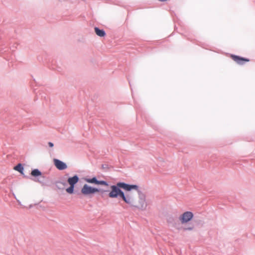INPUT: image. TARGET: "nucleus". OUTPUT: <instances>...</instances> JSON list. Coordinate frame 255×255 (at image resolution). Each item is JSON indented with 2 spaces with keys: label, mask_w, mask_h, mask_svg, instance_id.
Returning a JSON list of instances; mask_svg holds the SVG:
<instances>
[{
  "label": "nucleus",
  "mask_w": 255,
  "mask_h": 255,
  "mask_svg": "<svg viewBox=\"0 0 255 255\" xmlns=\"http://www.w3.org/2000/svg\"><path fill=\"white\" fill-rule=\"evenodd\" d=\"M122 189L125 190L124 182H119L115 185H111L108 196L111 198H117L120 197L126 203L132 206L130 196L128 194H125Z\"/></svg>",
  "instance_id": "nucleus-1"
},
{
  "label": "nucleus",
  "mask_w": 255,
  "mask_h": 255,
  "mask_svg": "<svg viewBox=\"0 0 255 255\" xmlns=\"http://www.w3.org/2000/svg\"><path fill=\"white\" fill-rule=\"evenodd\" d=\"M79 180L80 178L77 174L69 177L67 179V182L70 186L66 188V192L71 195L74 194H77L78 195H80V193L78 190H75V185L78 183Z\"/></svg>",
  "instance_id": "nucleus-2"
},
{
  "label": "nucleus",
  "mask_w": 255,
  "mask_h": 255,
  "mask_svg": "<svg viewBox=\"0 0 255 255\" xmlns=\"http://www.w3.org/2000/svg\"><path fill=\"white\" fill-rule=\"evenodd\" d=\"M97 191H98L97 187L85 184L82 187L80 193L85 197L92 198L97 193Z\"/></svg>",
  "instance_id": "nucleus-3"
},
{
  "label": "nucleus",
  "mask_w": 255,
  "mask_h": 255,
  "mask_svg": "<svg viewBox=\"0 0 255 255\" xmlns=\"http://www.w3.org/2000/svg\"><path fill=\"white\" fill-rule=\"evenodd\" d=\"M31 175L35 178V179H32L33 181L40 183L42 186L46 185L44 182L45 177L42 175V172L38 168L32 169Z\"/></svg>",
  "instance_id": "nucleus-4"
},
{
  "label": "nucleus",
  "mask_w": 255,
  "mask_h": 255,
  "mask_svg": "<svg viewBox=\"0 0 255 255\" xmlns=\"http://www.w3.org/2000/svg\"><path fill=\"white\" fill-rule=\"evenodd\" d=\"M138 196V203L139 206L133 205L131 204V207H134L141 210H145L147 207V203L146 202V195L143 192H139Z\"/></svg>",
  "instance_id": "nucleus-5"
},
{
  "label": "nucleus",
  "mask_w": 255,
  "mask_h": 255,
  "mask_svg": "<svg viewBox=\"0 0 255 255\" xmlns=\"http://www.w3.org/2000/svg\"><path fill=\"white\" fill-rule=\"evenodd\" d=\"M194 218V214L191 211H186L182 214L179 219L182 224H187L191 221Z\"/></svg>",
  "instance_id": "nucleus-6"
},
{
  "label": "nucleus",
  "mask_w": 255,
  "mask_h": 255,
  "mask_svg": "<svg viewBox=\"0 0 255 255\" xmlns=\"http://www.w3.org/2000/svg\"><path fill=\"white\" fill-rule=\"evenodd\" d=\"M84 180L89 183L94 184L98 185H103L105 186H109V182L105 180H99L96 176H93L92 178H84Z\"/></svg>",
  "instance_id": "nucleus-7"
},
{
  "label": "nucleus",
  "mask_w": 255,
  "mask_h": 255,
  "mask_svg": "<svg viewBox=\"0 0 255 255\" xmlns=\"http://www.w3.org/2000/svg\"><path fill=\"white\" fill-rule=\"evenodd\" d=\"M231 57L237 63L241 65H244L246 62H249L250 60V59L248 58L243 57L235 54H231Z\"/></svg>",
  "instance_id": "nucleus-8"
},
{
  "label": "nucleus",
  "mask_w": 255,
  "mask_h": 255,
  "mask_svg": "<svg viewBox=\"0 0 255 255\" xmlns=\"http://www.w3.org/2000/svg\"><path fill=\"white\" fill-rule=\"evenodd\" d=\"M167 222L168 224L171 225L172 227L179 229L180 225L177 217H174L171 215L167 216Z\"/></svg>",
  "instance_id": "nucleus-9"
},
{
  "label": "nucleus",
  "mask_w": 255,
  "mask_h": 255,
  "mask_svg": "<svg viewBox=\"0 0 255 255\" xmlns=\"http://www.w3.org/2000/svg\"><path fill=\"white\" fill-rule=\"evenodd\" d=\"M53 162L54 165L59 170H63L67 168V164L60 159L54 158Z\"/></svg>",
  "instance_id": "nucleus-10"
},
{
  "label": "nucleus",
  "mask_w": 255,
  "mask_h": 255,
  "mask_svg": "<svg viewBox=\"0 0 255 255\" xmlns=\"http://www.w3.org/2000/svg\"><path fill=\"white\" fill-rule=\"evenodd\" d=\"M125 187V191H130L132 190H135L137 191L138 195L139 192H142L141 189H140L138 185L136 184H130L124 182Z\"/></svg>",
  "instance_id": "nucleus-11"
},
{
  "label": "nucleus",
  "mask_w": 255,
  "mask_h": 255,
  "mask_svg": "<svg viewBox=\"0 0 255 255\" xmlns=\"http://www.w3.org/2000/svg\"><path fill=\"white\" fill-rule=\"evenodd\" d=\"M54 184L58 190L62 191L66 190L65 187L67 185V183L63 180H57L54 182Z\"/></svg>",
  "instance_id": "nucleus-12"
},
{
  "label": "nucleus",
  "mask_w": 255,
  "mask_h": 255,
  "mask_svg": "<svg viewBox=\"0 0 255 255\" xmlns=\"http://www.w3.org/2000/svg\"><path fill=\"white\" fill-rule=\"evenodd\" d=\"M14 169L18 171L21 174H22L24 177L29 178L28 176H26L24 174V167L22 163H19L14 167ZM30 178V177H29ZM30 179H32L30 178Z\"/></svg>",
  "instance_id": "nucleus-13"
},
{
  "label": "nucleus",
  "mask_w": 255,
  "mask_h": 255,
  "mask_svg": "<svg viewBox=\"0 0 255 255\" xmlns=\"http://www.w3.org/2000/svg\"><path fill=\"white\" fill-rule=\"evenodd\" d=\"M95 32L96 34L101 37H104L106 35V31L104 30V29H100L98 27L96 26L94 28Z\"/></svg>",
  "instance_id": "nucleus-14"
},
{
  "label": "nucleus",
  "mask_w": 255,
  "mask_h": 255,
  "mask_svg": "<svg viewBox=\"0 0 255 255\" xmlns=\"http://www.w3.org/2000/svg\"><path fill=\"white\" fill-rule=\"evenodd\" d=\"M97 189L98 191H97V193H101V197H104V194L106 192H110V191L109 190H105L103 189H101L100 188H97Z\"/></svg>",
  "instance_id": "nucleus-15"
},
{
  "label": "nucleus",
  "mask_w": 255,
  "mask_h": 255,
  "mask_svg": "<svg viewBox=\"0 0 255 255\" xmlns=\"http://www.w3.org/2000/svg\"><path fill=\"white\" fill-rule=\"evenodd\" d=\"M193 228H194V226L193 225H191V226H189L187 227L183 228V230L184 231H191L193 229Z\"/></svg>",
  "instance_id": "nucleus-16"
},
{
  "label": "nucleus",
  "mask_w": 255,
  "mask_h": 255,
  "mask_svg": "<svg viewBox=\"0 0 255 255\" xmlns=\"http://www.w3.org/2000/svg\"><path fill=\"white\" fill-rule=\"evenodd\" d=\"M102 168L103 169H108L109 168V165L108 164H103L102 165Z\"/></svg>",
  "instance_id": "nucleus-17"
},
{
  "label": "nucleus",
  "mask_w": 255,
  "mask_h": 255,
  "mask_svg": "<svg viewBox=\"0 0 255 255\" xmlns=\"http://www.w3.org/2000/svg\"><path fill=\"white\" fill-rule=\"evenodd\" d=\"M48 144L50 147L52 148L54 146V143L52 142L49 141V142H48Z\"/></svg>",
  "instance_id": "nucleus-18"
},
{
  "label": "nucleus",
  "mask_w": 255,
  "mask_h": 255,
  "mask_svg": "<svg viewBox=\"0 0 255 255\" xmlns=\"http://www.w3.org/2000/svg\"><path fill=\"white\" fill-rule=\"evenodd\" d=\"M159 1L164 2L167 1V0H158Z\"/></svg>",
  "instance_id": "nucleus-19"
},
{
  "label": "nucleus",
  "mask_w": 255,
  "mask_h": 255,
  "mask_svg": "<svg viewBox=\"0 0 255 255\" xmlns=\"http://www.w3.org/2000/svg\"><path fill=\"white\" fill-rule=\"evenodd\" d=\"M17 202H18L19 205H21V202L19 200H17Z\"/></svg>",
  "instance_id": "nucleus-20"
},
{
  "label": "nucleus",
  "mask_w": 255,
  "mask_h": 255,
  "mask_svg": "<svg viewBox=\"0 0 255 255\" xmlns=\"http://www.w3.org/2000/svg\"><path fill=\"white\" fill-rule=\"evenodd\" d=\"M33 207V205L32 204L29 205V208H31Z\"/></svg>",
  "instance_id": "nucleus-21"
}]
</instances>
